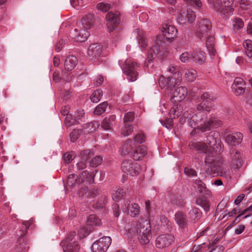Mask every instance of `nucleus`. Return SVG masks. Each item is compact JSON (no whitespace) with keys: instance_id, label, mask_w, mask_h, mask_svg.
Wrapping results in <instances>:
<instances>
[{"instance_id":"obj_1","label":"nucleus","mask_w":252,"mask_h":252,"mask_svg":"<svg viewBox=\"0 0 252 252\" xmlns=\"http://www.w3.org/2000/svg\"><path fill=\"white\" fill-rule=\"evenodd\" d=\"M222 122L215 117L207 118V114L203 111L197 112L192 115L189 121V125L202 132L210 130L213 127H217L222 125Z\"/></svg>"},{"instance_id":"obj_2","label":"nucleus","mask_w":252,"mask_h":252,"mask_svg":"<svg viewBox=\"0 0 252 252\" xmlns=\"http://www.w3.org/2000/svg\"><path fill=\"white\" fill-rule=\"evenodd\" d=\"M136 236L141 245H146L149 243L151 238V224L148 220H143L142 222L133 224L128 229L127 237L132 240Z\"/></svg>"},{"instance_id":"obj_3","label":"nucleus","mask_w":252,"mask_h":252,"mask_svg":"<svg viewBox=\"0 0 252 252\" xmlns=\"http://www.w3.org/2000/svg\"><path fill=\"white\" fill-rule=\"evenodd\" d=\"M213 9L224 16L231 14L233 11L232 0H208Z\"/></svg>"},{"instance_id":"obj_4","label":"nucleus","mask_w":252,"mask_h":252,"mask_svg":"<svg viewBox=\"0 0 252 252\" xmlns=\"http://www.w3.org/2000/svg\"><path fill=\"white\" fill-rule=\"evenodd\" d=\"M63 252H78L80 246L75 238V232H71L69 235L60 243Z\"/></svg>"},{"instance_id":"obj_5","label":"nucleus","mask_w":252,"mask_h":252,"mask_svg":"<svg viewBox=\"0 0 252 252\" xmlns=\"http://www.w3.org/2000/svg\"><path fill=\"white\" fill-rule=\"evenodd\" d=\"M112 242L110 237L104 236L96 240L91 246L92 252H106Z\"/></svg>"},{"instance_id":"obj_6","label":"nucleus","mask_w":252,"mask_h":252,"mask_svg":"<svg viewBox=\"0 0 252 252\" xmlns=\"http://www.w3.org/2000/svg\"><path fill=\"white\" fill-rule=\"evenodd\" d=\"M230 166L234 169H239L243 164V159L241 152L234 148L229 150Z\"/></svg>"},{"instance_id":"obj_7","label":"nucleus","mask_w":252,"mask_h":252,"mask_svg":"<svg viewBox=\"0 0 252 252\" xmlns=\"http://www.w3.org/2000/svg\"><path fill=\"white\" fill-rule=\"evenodd\" d=\"M174 241V237L171 234L159 235L155 241L156 246L158 249H165L170 246Z\"/></svg>"},{"instance_id":"obj_8","label":"nucleus","mask_w":252,"mask_h":252,"mask_svg":"<svg viewBox=\"0 0 252 252\" xmlns=\"http://www.w3.org/2000/svg\"><path fill=\"white\" fill-rule=\"evenodd\" d=\"M120 16V13L119 11H110L106 14V26L110 32L112 31L119 24Z\"/></svg>"},{"instance_id":"obj_9","label":"nucleus","mask_w":252,"mask_h":252,"mask_svg":"<svg viewBox=\"0 0 252 252\" xmlns=\"http://www.w3.org/2000/svg\"><path fill=\"white\" fill-rule=\"evenodd\" d=\"M196 15L195 13L190 10H181L178 16V21L181 24H186L191 23L195 19Z\"/></svg>"},{"instance_id":"obj_10","label":"nucleus","mask_w":252,"mask_h":252,"mask_svg":"<svg viewBox=\"0 0 252 252\" xmlns=\"http://www.w3.org/2000/svg\"><path fill=\"white\" fill-rule=\"evenodd\" d=\"M198 26V29L195 34L196 36L201 39L204 35L207 34L208 32L211 29L212 25L208 19H202L199 21Z\"/></svg>"},{"instance_id":"obj_11","label":"nucleus","mask_w":252,"mask_h":252,"mask_svg":"<svg viewBox=\"0 0 252 252\" xmlns=\"http://www.w3.org/2000/svg\"><path fill=\"white\" fill-rule=\"evenodd\" d=\"M102 50L103 46L101 44L97 43H94L89 46L87 54L92 60H95L101 55Z\"/></svg>"},{"instance_id":"obj_12","label":"nucleus","mask_w":252,"mask_h":252,"mask_svg":"<svg viewBox=\"0 0 252 252\" xmlns=\"http://www.w3.org/2000/svg\"><path fill=\"white\" fill-rule=\"evenodd\" d=\"M205 163L210 167L211 171L210 172L209 170L207 172L211 174L213 173V171L217 170V167H220L221 164V162L219 160H217L215 158V154L213 153H210L206 157Z\"/></svg>"},{"instance_id":"obj_13","label":"nucleus","mask_w":252,"mask_h":252,"mask_svg":"<svg viewBox=\"0 0 252 252\" xmlns=\"http://www.w3.org/2000/svg\"><path fill=\"white\" fill-rule=\"evenodd\" d=\"M162 32L167 40L172 41L176 36L177 30L174 26L165 24L162 27Z\"/></svg>"},{"instance_id":"obj_14","label":"nucleus","mask_w":252,"mask_h":252,"mask_svg":"<svg viewBox=\"0 0 252 252\" xmlns=\"http://www.w3.org/2000/svg\"><path fill=\"white\" fill-rule=\"evenodd\" d=\"M159 36H157V44H158V41L159 40ZM160 48L158 44L152 46L148 51V57L145 62V66L148 67L149 64L153 63L154 56L158 55L159 57H160L161 55L160 54Z\"/></svg>"},{"instance_id":"obj_15","label":"nucleus","mask_w":252,"mask_h":252,"mask_svg":"<svg viewBox=\"0 0 252 252\" xmlns=\"http://www.w3.org/2000/svg\"><path fill=\"white\" fill-rule=\"evenodd\" d=\"M232 88L237 95L244 94L246 89V83L244 79L240 77H236L232 84Z\"/></svg>"},{"instance_id":"obj_16","label":"nucleus","mask_w":252,"mask_h":252,"mask_svg":"<svg viewBox=\"0 0 252 252\" xmlns=\"http://www.w3.org/2000/svg\"><path fill=\"white\" fill-rule=\"evenodd\" d=\"M243 134L240 132H234L228 134L225 139V142L231 146H236L240 144L243 140Z\"/></svg>"},{"instance_id":"obj_17","label":"nucleus","mask_w":252,"mask_h":252,"mask_svg":"<svg viewBox=\"0 0 252 252\" xmlns=\"http://www.w3.org/2000/svg\"><path fill=\"white\" fill-rule=\"evenodd\" d=\"M187 94L188 91L186 87H179L173 92L172 101L174 102H181L186 98Z\"/></svg>"},{"instance_id":"obj_18","label":"nucleus","mask_w":252,"mask_h":252,"mask_svg":"<svg viewBox=\"0 0 252 252\" xmlns=\"http://www.w3.org/2000/svg\"><path fill=\"white\" fill-rule=\"evenodd\" d=\"M75 32L76 34L74 36L75 41L77 42H84L90 35V32L88 30L82 27H79V29H75Z\"/></svg>"},{"instance_id":"obj_19","label":"nucleus","mask_w":252,"mask_h":252,"mask_svg":"<svg viewBox=\"0 0 252 252\" xmlns=\"http://www.w3.org/2000/svg\"><path fill=\"white\" fill-rule=\"evenodd\" d=\"M90 153V150H86L81 152L80 160L76 164L78 170H82L86 167L87 160L89 158Z\"/></svg>"},{"instance_id":"obj_20","label":"nucleus","mask_w":252,"mask_h":252,"mask_svg":"<svg viewBox=\"0 0 252 252\" xmlns=\"http://www.w3.org/2000/svg\"><path fill=\"white\" fill-rule=\"evenodd\" d=\"M182 80L181 74L180 72L175 73L172 77H168V85L167 88L172 89L180 84Z\"/></svg>"},{"instance_id":"obj_21","label":"nucleus","mask_w":252,"mask_h":252,"mask_svg":"<svg viewBox=\"0 0 252 252\" xmlns=\"http://www.w3.org/2000/svg\"><path fill=\"white\" fill-rule=\"evenodd\" d=\"M147 148L143 145H139L136 148L132 153V158L135 160H140L147 154Z\"/></svg>"},{"instance_id":"obj_22","label":"nucleus","mask_w":252,"mask_h":252,"mask_svg":"<svg viewBox=\"0 0 252 252\" xmlns=\"http://www.w3.org/2000/svg\"><path fill=\"white\" fill-rule=\"evenodd\" d=\"M175 219L177 223L181 228H184L187 226V216L183 212L181 211L177 212L175 215Z\"/></svg>"},{"instance_id":"obj_23","label":"nucleus","mask_w":252,"mask_h":252,"mask_svg":"<svg viewBox=\"0 0 252 252\" xmlns=\"http://www.w3.org/2000/svg\"><path fill=\"white\" fill-rule=\"evenodd\" d=\"M116 120L115 115H111L108 118H104L101 123V127L106 130H109L112 129L113 125L115 124Z\"/></svg>"},{"instance_id":"obj_24","label":"nucleus","mask_w":252,"mask_h":252,"mask_svg":"<svg viewBox=\"0 0 252 252\" xmlns=\"http://www.w3.org/2000/svg\"><path fill=\"white\" fill-rule=\"evenodd\" d=\"M94 17L93 14H87L82 19L81 27L88 30L92 27L94 22Z\"/></svg>"},{"instance_id":"obj_25","label":"nucleus","mask_w":252,"mask_h":252,"mask_svg":"<svg viewBox=\"0 0 252 252\" xmlns=\"http://www.w3.org/2000/svg\"><path fill=\"white\" fill-rule=\"evenodd\" d=\"M78 62L76 57L71 55L67 57L64 62V68L67 71H71L74 68Z\"/></svg>"},{"instance_id":"obj_26","label":"nucleus","mask_w":252,"mask_h":252,"mask_svg":"<svg viewBox=\"0 0 252 252\" xmlns=\"http://www.w3.org/2000/svg\"><path fill=\"white\" fill-rule=\"evenodd\" d=\"M94 178L93 176L85 170L77 178V184H80L83 183H92L94 182Z\"/></svg>"},{"instance_id":"obj_27","label":"nucleus","mask_w":252,"mask_h":252,"mask_svg":"<svg viewBox=\"0 0 252 252\" xmlns=\"http://www.w3.org/2000/svg\"><path fill=\"white\" fill-rule=\"evenodd\" d=\"M189 215L191 218L193 222L196 223L200 221L202 213L199 208L193 207L189 212Z\"/></svg>"},{"instance_id":"obj_28","label":"nucleus","mask_w":252,"mask_h":252,"mask_svg":"<svg viewBox=\"0 0 252 252\" xmlns=\"http://www.w3.org/2000/svg\"><path fill=\"white\" fill-rule=\"evenodd\" d=\"M191 57L194 62L199 63H203L206 60L205 53L199 50L194 51L191 54Z\"/></svg>"},{"instance_id":"obj_29","label":"nucleus","mask_w":252,"mask_h":252,"mask_svg":"<svg viewBox=\"0 0 252 252\" xmlns=\"http://www.w3.org/2000/svg\"><path fill=\"white\" fill-rule=\"evenodd\" d=\"M206 47L209 53L215 56L216 51L215 48V38L213 36H209L206 40Z\"/></svg>"},{"instance_id":"obj_30","label":"nucleus","mask_w":252,"mask_h":252,"mask_svg":"<svg viewBox=\"0 0 252 252\" xmlns=\"http://www.w3.org/2000/svg\"><path fill=\"white\" fill-rule=\"evenodd\" d=\"M196 76L197 71L193 68L187 69L185 71V77L189 82L194 81L196 79Z\"/></svg>"},{"instance_id":"obj_31","label":"nucleus","mask_w":252,"mask_h":252,"mask_svg":"<svg viewBox=\"0 0 252 252\" xmlns=\"http://www.w3.org/2000/svg\"><path fill=\"white\" fill-rule=\"evenodd\" d=\"M101 224V220L95 215H90L87 220V224L91 226H98Z\"/></svg>"},{"instance_id":"obj_32","label":"nucleus","mask_w":252,"mask_h":252,"mask_svg":"<svg viewBox=\"0 0 252 252\" xmlns=\"http://www.w3.org/2000/svg\"><path fill=\"white\" fill-rule=\"evenodd\" d=\"M196 203L202 207L205 211L207 212L209 210L210 203L205 197H200L196 199Z\"/></svg>"},{"instance_id":"obj_33","label":"nucleus","mask_w":252,"mask_h":252,"mask_svg":"<svg viewBox=\"0 0 252 252\" xmlns=\"http://www.w3.org/2000/svg\"><path fill=\"white\" fill-rule=\"evenodd\" d=\"M243 46L246 55L249 58L252 57V41L249 39L246 40L243 42Z\"/></svg>"},{"instance_id":"obj_34","label":"nucleus","mask_w":252,"mask_h":252,"mask_svg":"<svg viewBox=\"0 0 252 252\" xmlns=\"http://www.w3.org/2000/svg\"><path fill=\"white\" fill-rule=\"evenodd\" d=\"M140 170V165L135 162L130 164V167L128 169L129 174L132 176H136L139 174Z\"/></svg>"},{"instance_id":"obj_35","label":"nucleus","mask_w":252,"mask_h":252,"mask_svg":"<svg viewBox=\"0 0 252 252\" xmlns=\"http://www.w3.org/2000/svg\"><path fill=\"white\" fill-rule=\"evenodd\" d=\"M102 95V91L100 89H97L94 91V92L91 95V100L94 103H97L101 99Z\"/></svg>"},{"instance_id":"obj_36","label":"nucleus","mask_w":252,"mask_h":252,"mask_svg":"<svg viewBox=\"0 0 252 252\" xmlns=\"http://www.w3.org/2000/svg\"><path fill=\"white\" fill-rule=\"evenodd\" d=\"M108 106V103L105 101L98 104L95 108L94 113L95 115H99L104 113Z\"/></svg>"},{"instance_id":"obj_37","label":"nucleus","mask_w":252,"mask_h":252,"mask_svg":"<svg viewBox=\"0 0 252 252\" xmlns=\"http://www.w3.org/2000/svg\"><path fill=\"white\" fill-rule=\"evenodd\" d=\"M111 7L110 3L101 2H99L96 5V8L98 11L103 13L107 12Z\"/></svg>"},{"instance_id":"obj_38","label":"nucleus","mask_w":252,"mask_h":252,"mask_svg":"<svg viewBox=\"0 0 252 252\" xmlns=\"http://www.w3.org/2000/svg\"><path fill=\"white\" fill-rule=\"evenodd\" d=\"M137 38L141 47L143 48H145L147 45V43L145 34L142 30H138Z\"/></svg>"},{"instance_id":"obj_39","label":"nucleus","mask_w":252,"mask_h":252,"mask_svg":"<svg viewBox=\"0 0 252 252\" xmlns=\"http://www.w3.org/2000/svg\"><path fill=\"white\" fill-rule=\"evenodd\" d=\"M127 66H128V72H138L139 66L137 63L133 61H128L127 63Z\"/></svg>"},{"instance_id":"obj_40","label":"nucleus","mask_w":252,"mask_h":252,"mask_svg":"<svg viewBox=\"0 0 252 252\" xmlns=\"http://www.w3.org/2000/svg\"><path fill=\"white\" fill-rule=\"evenodd\" d=\"M146 135L145 133L141 132L135 135L134 137V141L135 143L142 144L146 141Z\"/></svg>"},{"instance_id":"obj_41","label":"nucleus","mask_w":252,"mask_h":252,"mask_svg":"<svg viewBox=\"0 0 252 252\" xmlns=\"http://www.w3.org/2000/svg\"><path fill=\"white\" fill-rule=\"evenodd\" d=\"M197 110L198 112L200 111H207L210 112L211 111V107L209 105V104L202 101L200 103L198 104L196 107Z\"/></svg>"},{"instance_id":"obj_42","label":"nucleus","mask_w":252,"mask_h":252,"mask_svg":"<svg viewBox=\"0 0 252 252\" xmlns=\"http://www.w3.org/2000/svg\"><path fill=\"white\" fill-rule=\"evenodd\" d=\"M201 99L202 101H204L208 104L209 102L215 99V97L211 94L208 92L203 93L201 96Z\"/></svg>"},{"instance_id":"obj_43","label":"nucleus","mask_w":252,"mask_h":252,"mask_svg":"<svg viewBox=\"0 0 252 252\" xmlns=\"http://www.w3.org/2000/svg\"><path fill=\"white\" fill-rule=\"evenodd\" d=\"M98 125L95 122H91L87 124L85 131L88 133H92L95 131L98 127Z\"/></svg>"},{"instance_id":"obj_44","label":"nucleus","mask_w":252,"mask_h":252,"mask_svg":"<svg viewBox=\"0 0 252 252\" xmlns=\"http://www.w3.org/2000/svg\"><path fill=\"white\" fill-rule=\"evenodd\" d=\"M131 206L129 207V210L130 211V215L131 217H136L139 212V207L137 204L134 203L131 204Z\"/></svg>"},{"instance_id":"obj_45","label":"nucleus","mask_w":252,"mask_h":252,"mask_svg":"<svg viewBox=\"0 0 252 252\" xmlns=\"http://www.w3.org/2000/svg\"><path fill=\"white\" fill-rule=\"evenodd\" d=\"M181 111L180 109L178 108V106L171 108L169 112L170 116L172 117V118L173 119L178 118L181 115Z\"/></svg>"},{"instance_id":"obj_46","label":"nucleus","mask_w":252,"mask_h":252,"mask_svg":"<svg viewBox=\"0 0 252 252\" xmlns=\"http://www.w3.org/2000/svg\"><path fill=\"white\" fill-rule=\"evenodd\" d=\"M77 178L75 179L74 174H70L68 176L66 180L67 185L69 187H73L76 184H77Z\"/></svg>"},{"instance_id":"obj_47","label":"nucleus","mask_w":252,"mask_h":252,"mask_svg":"<svg viewBox=\"0 0 252 252\" xmlns=\"http://www.w3.org/2000/svg\"><path fill=\"white\" fill-rule=\"evenodd\" d=\"M190 112H191V111H190V112H189V111H187L183 113V115L180 119V122L182 124L185 123L187 121L189 122L191 117Z\"/></svg>"},{"instance_id":"obj_48","label":"nucleus","mask_w":252,"mask_h":252,"mask_svg":"<svg viewBox=\"0 0 252 252\" xmlns=\"http://www.w3.org/2000/svg\"><path fill=\"white\" fill-rule=\"evenodd\" d=\"M75 157V154L74 152H68L64 154L63 159L66 163H70Z\"/></svg>"},{"instance_id":"obj_49","label":"nucleus","mask_w":252,"mask_h":252,"mask_svg":"<svg viewBox=\"0 0 252 252\" xmlns=\"http://www.w3.org/2000/svg\"><path fill=\"white\" fill-rule=\"evenodd\" d=\"M192 59L191 54L185 52L182 53L180 56V60L182 62L186 63Z\"/></svg>"},{"instance_id":"obj_50","label":"nucleus","mask_w":252,"mask_h":252,"mask_svg":"<svg viewBox=\"0 0 252 252\" xmlns=\"http://www.w3.org/2000/svg\"><path fill=\"white\" fill-rule=\"evenodd\" d=\"M128 66H127V79L131 82H134L137 80L138 72H128Z\"/></svg>"},{"instance_id":"obj_51","label":"nucleus","mask_w":252,"mask_h":252,"mask_svg":"<svg viewBox=\"0 0 252 252\" xmlns=\"http://www.w3.org/2000/svg\"><path fill=\"white\" fill-rule=\"evenodd\" d=\"M80 130L78 129H74L70 134V140L74 142L78 138L80 135Z\"/></svg>"},{"instance_id":"obj_52","label":"nucleus","mask_w":252,"mask_h":252,"mask_svg":"<svg viewBox=\"0 0 252 252\" xmlns=\"http://www.w3.org/2000/svg\"><path fill=\"white\" fill-rule=\"evenodd\" d=\"M102 158L100 156L95 157L91 161V165L93 167H97L101 162Z\"/></svg>"},{"instance_id":"obj_53","label":"nucleus","mask_w":252,"mask_h":252,"mask_svg":"<svg viewBox=\"0 0 252 252\" xmlns=\"http://www.w3.org/2000/svg\"><path fill=\"white\" fill-rule=\"evenodd\" d=\"M158 83L161 89L167 87L168 85V78L166 79L163 75H161L158 80Z\"/></svg>"},{"instance_id":"obj_54","label":"nucleus","mask_w":252,"mask_h":252,"mask_svg":"<svg viewBox=\"0 0 252 252\" xmlns=\"http://www.w3.org/2000/svg\"><path fill=\"white\" fill-rule=\"evenodd\" d=\"M195 184L197 185V189L199 192L200 193H204L205 192L206 187L205 184L200 180L196 181Z\"/></svg>"},{"instance_id":"obj_55","label":"nucleus","mask_w":252,"mask_h":252,"mask_svg":"<svg viewBox=\"0 0 252 252\" xmlns=\"http://www.w3.org/2000/svg\"><path fill=\"white\" fill-rule=\"evenodd\" d=\"M233 26L237 29L242 28L244 26V23L242 20L240 18H235L233 21Z\"/></svg>"},{"instance_id":"obj_56","label":"nucleus","mask_w":252,"mask_h":252,"mask_svg":"<svg viewBox=\"0 0 252 252\" xmlns=\"http://www.w3.org/2000/svg\"><path fill=\"white\" fill-rule=\"evenodd\" d=\"M206 142L211 147H212L216 144L217 141L214 136L212 134H209L207 137Z\"/></svg>"},{"instance_id":"obj_57","label":"nucleus","mask_w":252,"mask_h":252,"mask_svg":"<svg viewBox=\"0 0 252 252\" xmlns=\"http://www.w3.org/2000/svg\"><path fill=\"white\" fill-rule=\"evenodd\" d=\"M70 3L73 7L78 9L80 6L83 5V0H70Z\"/></svg>"},{"instance_id":"obj_58","label":"nucleus","mask_w":252,"mask_h":252,"mask_svg":"<svg viewBox=\"0 0 252 252\" xmlns=\"http://www.w3.org/2000/svg\"><path fill=\"white\" fill-rule=\"evenodd\" d=\"M71 117L72 116L69 114L65 118V122L68 126L74 125L76 123V120L72 119Z\"/></svg>"},{"instance_id":"obj_59","label":"nucleus","mask_w":252,"mask_h":252,"mask_svg":"<svg viewBox=\"0 0 252 252\" xmlns=\"http://www.w3.org/2000/svg\"><path fill=\"white\" fill-rule=\"evenodd\" d=\"M84 115V112L83 110H78L75 113V120H76V122H77V120H79L81 119Z\"/></svg>"},{"instance_id":"obj_60","label":"nucleus","mask_w":252,"mask_h":252,"mask_svg":"<svg viewBox=\"0 0 252 252\" xmlns=\"http://www.w3.org/2000/svg\"><path fill=\"white\" fill-rule=\"evenodd\" d=\"M103 82V77L101 75H98L94 80V83L96 86H99Z\"/></svg>"},{"instance_id":"obj_61","label":"nucleus","mask_w":252,"mask_h":252,"mask_svg":"<svg viewBox=\"0 0 252 252\" xmlns=\"http://www.w3.org/2000/svg\"><path fill=\"white\" fill-rule=\"evenodd\" d=\"M185 173L188 176H194L196 175V172L191 168L186 167L184 169Z\"/></svg>"},{"instance_id":"obj_62","label":"nucleus","mask_w":252,"mask_h":252,"mask_svg":"<svg viewBox=\"0 0 252 252\" xmlns=\"http://www.w3.org/2000/svg\"><path fill=\"white\" fill-rule=\"evenodd\" d=\"M173 118H169L164 122L163 125L167 128H171L173 126Z\"/></svg>"},{"instance_id":"obj_63","label":"nucleus","mask_w":252,"mask_h":252,"mask_svg":"<svg viewBox=\"0 0 252 252\" xmlns=\"http://www.w3.org/2000/svg\"><path fill=\"white\" fill-rule=\"evenodd\" d=\"M187 2L190 4H194L198 8H200L202 6L200 0H187Z\"/></svg>"},{"instance_id":"obj_64","label":"nucleus","mask_w":252,"mask_h":252,"mask_svg":"<svg viewBox=\"0 0 252 252\" xmlns=\"http://www.w3.org/2000/svg\"><path fill=\"white\" fill-rule=\"evenodd\" d=\"M65 43L63 39H61L55 46V50L57 52H59L61 50Z\"/></svg>"}]
</instances>
